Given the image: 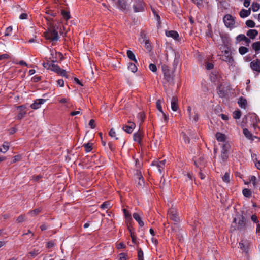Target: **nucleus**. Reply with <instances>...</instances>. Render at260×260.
<instances>
[{
    "label": "nucleus",
    "instance_id": "obj_1",
    "mask_svg": "<svg viewBox=\"0 0 260 260\" xmlns=\"http://www.w3.org/2000/svg\"><path fill=\"white\" fill-rule=\"evenodd\" d=\"M162 70L164 74V86H173L175 84L174 81V72L170 71L167 66H162Z\"/></svg>",
    "mask_w": 260,
    "mask_h": 260
},
{
    "label": "nucleus",
    "instance_id": "obj_2",
    "mask_svg": "<svg viewBox=\"0 0 260 260\" xmlns=\"http://www.w3.org/2000/svg\"><path fill=\"white\" fill-rule=\"evenodd\" d=\"M246 228V219L243 216H238L235 218L232 222L231 231H234L236 230L243 231Z\"/></svg>",
    "mask_w": 260,
    "mask_h": 260
},
{
    "label": "nucleus",
    "instance_id": "obj_3",
    "mask_svg": "<svg viewBox=\"0 0 260 260\" xmlns=\"http://www.w3.org/2000/svg\"><path fill=\"white\" fill-rule=\"evenodd\" d=\"M48 21L49 28L48 31L45 32L44 36L48 40L57 41L59 39L58 32L55 29V26L51 22L50 18H46Z\"/></svg>",
    "mask_w": 260,
    "mask_h": 260
},
{
    "label": "nucleus",
    "instance_id": "obj_4",
    "mask_svg": "<svg viewBox=\"0 0 260 260\" xmlns=\"http://www.w3.org/2000/svg\"><path fill=\"white\" fill-rule=\"evenodd\" d=\"M222 60L228 63L229 67H233L235 65V63L231 53L228 50H224L222 52Z\"/></svg>",
    "mask_w": 260,
    "mask_h": 260
},
{
    "label": "nucleus",
    "instance_id": "obj_5",
    "mask_svg": "<svg viewBox=\"0 0 260 260\" xmlns=\"http://www.w3.org/2000/svg\"><path fill=\"white\" fill-rule=\"evenodd\" d=\"M56 61L54 60H52V64L51 66V69L50 70L54 71V72L58 74H60L62 76L68 77L66 75V71L61 69L58 65L55 64L54 63Z\"/></svg>",
    "mask_w": 260,
    "mask_h": 260
},
{
    "label": "nucleus",
    "instance_id": "obj_6",
    "mask_svg": "<svg viewBox=\"0 0 260 260\" xmlns=\"http://www.w3.org/2000/svg\"><path fill=\"white\" fill-rule=\"evenodd\" d=\"M133 0H118V7L123 11H127L129 8V4Z\"/></svg>",
    "mask_w": 260,
    "mask_h": 260
},
{
    "label": "nucleus",
    "instance_id": "obj_7",
    "mask_svg": "<svg viewBox=\"0 0 260 260\" xmlns=\"http://www.w3.org/2000/svg\"><path fill=\"white\" fill-rule=\"evenodd\" d=\"M168 217L170 219L175 222L179 221V218L177 214L176 209L175 208L171 207L168 211Z\"/></svg>",
    "mask_w": 260,
    "mask_h": 260
},
{
    "label": "nucleus",
    "instance_id": "obj_8",
    "mask_svg": "<svg viewBox=\"0 0 260 260\" xmlns=\"http://www.w3.org/2000/svg\"><path fill=\"white\" fill-rule=\"evenodd\" d=\"M133 7L135 12L143 11L144 9V3L142 0H134Z\"/></svg>",
    "mask_w": 260,
    "mask_h": 260
},
{
    "label": "nucleus",
    "instance_id": "obj_9",
    "mask_svg": "<svg viewBox=\"0 0 260 260\" xmlns=\"http://www.w3.org/2000/svg\"><path fill=\"white\" fill-rule=\"evenodd\" d=\"M223 21L225 26L229 28L234 27L235 21L231 15H226L224 17Z\"/></svg>",
    "mask_w": 260,
    "mask_h": 260
},
{
    "label": "nucleus",
    "instance_id": "obj_10",
    "mask_svg": "<svg viewBox=\"0 0 260 260\" xmlns=\"http://www.w3.org/2000/svg\"><path fill=\"white\" fill-rule=\"evenodd\" d=\"M166 164V160L164 159L161 161H154L152 162V166H156L158 170V171L160 174L162 173V170L165 168V166Z\"/></svg>",
    "mask_w": 260,
    "mask_h": 260
},
{
    "label": "nucleus",
    "instance_id": "obj_11",
    "mask_svg": "<svg viewBox=\"0 0 260 260\" xmlns=\"http://www.w3.org/2000/svg\"><path fill=\"white\" fill-rule=\"evenodd\" d=\"M46 100L43 99H37L31 105L30 107L33 109H38L40 108L41 106L43 104Z\"/></svg>",
    "mask_w": 260,
    "mask_h": 260
},
{
    "label": "nucleus",
    "instance_id": "obj_12",
    "mask_svg": "<svg viewBox=\"0 0 260 260\" xmlns=\"http://www.w3.org/2000/svg\"><path fill=\"white\" fill-rule=\"evenodd\" d=\"M25 109L26 107L24 105H21L17 107V109H20V111L19 112L18 115L17 116V119L20 120L24 117L26 113Z\"/></svg>",
    "mask_w": 260,
    "mask_h": 260
},
{
    "label": "nucleus",
    "instance_id": "obj_13",
    "mask_svg": "<svg viewBox=\"0 0 260 260\" xmlns=\"http://www.w3.org/2000/svg\"><path fill=\"white\" fill-rule=\"evenodd\" d=\"M133 217L136 221H137L141 227L144 226V223L142 219V214L139 213H134L133 214Z\"/></svg>",
    "mask_w": 260,
    "mask_h": 260
},
{
    "label": "nucleus",
    "instance_id": "obj_14",
    "mask_svg": "<svg viewBox=\"0 0 260 260\" xmlns=\"http://www.w3.org/2000/svg\"><path fill=\"white\" fill-rule=\"evenodd\" d=\"M250 67L254 71L260 72V60H254L250 63Z\"/></svg>",
    "mask_w": 260,
    "mask_h": 260
},
{
    "label": "nucleus",
    "instance_id": "obj_15",
    "mask_svg": "<svg viewBox=\"0 0 260 260\" xmlns=\"http://www.w3.org/2000/svg\"><path fill=\"white\" fill-rule=\"evenodd\" d=\"M128 123V125H125L123 126L122 129L127 133L131 134L135 128L136 125L134 123L131 122V121H129Z\"/></svg>",
    "mask_w": 260,
    "mask_h": 260
},
{
    "label": "nucleus",
    "instance_id": "obj_16",
    "mask_svg": "<svg viewBox=\"0 0 260 260\" xmlns=\"http://www.w3.org/2000/svg\"><path fill=\"white\" fill-rule=\"evenodd\" d=\"M178 99L176 96H173L171 99V109L173 111H176L178 109Z\"/></svg>",
    "mask_w": 260,
    "mask_h": 260
},
{
    "label": "nucleus",
    "instance_id": "obj_17",
    "mask_svg": "<svg viewBox=\"0 0 260 260\" xmlns=\"http://www.w3.org/2000/svg\"><path fill=\"white\" fill-rule=\"evenodd\" d=\"M142 137V133L141 131H138L137 132L134 133L133 135V140L135 142L140 144Z\"/></svg>",
    "mask_w": 260,
    "mask_h": 260
},
{
    "label": "nucleus",
    "instance_id": "obj_18",
    "mask_svg": "<svg viewBox=\"0 0 260 260\" xmlns=\"http://www.w3.org/2000/svg\"><path fill=\"white\" fill-rule=\"evenodd\" d=\"M166 35L167 37H171L175 40H177L179 37L178 33L174 30H169L166 31Z\"/></svg>",
    "mask_w": 260,
    "mask_h": 260
},
{
    "label": "nucleus",
    "instance_id": "obj_19",
    "mask_svg": "<svg viewBox=\"0 0 260 260\" xmlns=\"http://www.w3.org/2000/svg\"><path fill=\"white\" fill-rule=\"evenodd\" d=\"M137 179H138L137 181V186L142 187L144 184V181L142 176L140 174V173H138Z\"/></svg>",
    "mask_w": 260,
    "mask_h": 260
},
{
    "label": "nucleus",
    "instance_id": "obj_20",
    "mask_svg": "<svg viewBox=\"0 0 260 260\" xmlns=\"http://www.w3.org/2000/svg\"><path fill=\"white\" fill-rule=\"evenodd\" d=\"M251 13V9L250 8L248 10H245V9H242L239 13V15L242 18H245L247 17Z\"/></svg>",
    "mask_w": 260,
    "mask_h": 260
},
{
    "label": "nucleus",
    "instance_id": "obj_21",
    "mask_svg": "<svg viewBox=\"0 0 260 260\" xmlns=\"http://www.w3.org/2000/svg\"><path fill=\"white\" fill-rule=\"evenodd\" d=\"M246 34L250 38L253 39L258 35V31L255 29H250Z\"/></svg>",
    "mask_w": 260,
    "mask_h": 260
},
{
    "label": "nucleus",
    "instance_id": "obj_22",
    "mask_svg": "<svg viewBox=\"0 0 260 260\" xmlns=\"http://www.w3.org/2000/svg\"><path fill=\"white\" fill-rule=\"evenodd\" d=\"M238 103L239 106L241 108H244V109L246 108L247 103V101L245 99H244L242 97L240 98L238 100Z\"/></svg>",
    "mask_w": 260,
    "mask_h": 260
},
{
    "label": "nucleus",
    "instance_id": "obj_23",
    "mask_svg": "<svg viewBox=\"0 0 260 260\" xmlns=\"http://www.w3.org/2000/svg\"><path fill=\"white\" fill-rule=\"evenodd\" d=\"M216 138L219 142H224L226 140V136L224 134L218 132L216 134Z\"/></svg>",
    "mask_w": 260,
    "mask_h": 260
},
{
    "label": "nucleus",
    "instance_id": "obj_24",
    "mask_svg": "<svg viewBox=\"0 0 260 260\" xmlns=\"http://www.w3.org/2000/svg\"><path fill=\"white\" fill-rule=\"evenodd\" d=\"M243 134L244 136L248 139L249 140H253V136L251 132L247 128H244L243 131Z\"/></svg>",
    "mask_w": 260,
    "mask_h": 260
},
{
    "label": "nucleus",
    "instance_id": "obj_25",
    "mask_svg": "<svg viewBox=\"0 0 260 260\" xmlns=\"http://www.w3.org/2000/svg\"><path fill=\"white\" fill-rule=\"evenodd\" d=\"M127 57L129 58V59L135 61L136 63L137 62V60L135 57V55L133 53L132 51H131V50H127Z\"/></svg>",
    "mask_w": 260,
    "mask_h": 260
},
{
    "label": "nucleus",
    "instance_id": "obj_26",
    "mask_svg": "<svg viewBox=\"0 0 260 260\" xmlns=\"http://www.w3.org/2000/svg\"><path fill=\"white\" fill-rule=\"evenodd\" d=\"M9 148V144L6 142L3 144L2 147L0 148V152L4 153L8 150Z\"/></svg>",
    "mask_w": 260,
    "mask_h": 260
},
{
    "label": "nucleus",
    "instance_id": "obj_27",
    "mask_svg": "<svg viewBox=\"0 0 260 260\" xmlns=\"http://www.w3.org/2000/svg\"><path fill=\"white\" fill-rule=\"evenodd\" d=\"M228 158V153H224V152H221V156H220V162L221 164H223L225 162L226 160Z\"/></svg>",
    "mask_w": 260,
    "mask_h": 260
},
{
    "label": "nucleus",
    "instance_id": "obj_28",
    "mask_svg": "<svg viewBox=\"0 0 260 260\" xmlns=\"http://www.w3.org/2000/svg\"><path fill=\"white\" fill-rule=\"evenodd\" d=\"M252 48L256 51L260 50V41L254 42L252 45Z\"/></svg>",
    "mask_w": 260,
    "mask_h": 260
},
{
    "label": "nucleus",
    "instance_id": "obj_29",
    "mask_svg": "<svg viewBox=\"0 0 260 260\" xmlns=\"http://www.w3.org/2000/svg\"><path fill=\"white\" fill-rule=\"evenodd\" d=\"M141 44L144 43L145 48L149 51H150L151 50V46L149 40H145L144 42L140 41Z\"/></svg>",
    "mask_w": 260,
    "mask_h": 260
},
{
    "label": "nucleus",
    "instance_id": "obj_30",
    "mask_svg": "<svg viewBox=\"0 0 260 260\" xmlns=\"http://www.w3.org/2000/svg\"><path fill=\"white\" fill-rule=\"evenodd\" d=\"M222 180L226 183H229L230 181V173L226 172L223 176L222 177Z\"/></svg>",
    "mask_w": 260,
    "mask_h": 260
},
{
    "label": "nucleus",
    "instance_id": "obj_31",
    "mask_svg": "<svg viewBox=\"0 0 260 260\" xmlns=\"http://www.w3.org/2000/svg\"><path fill=\"white\" fill-rule=\"evenodd\" d=\"M230 148V145L229 144L226 143L223 145L222 151L221 152H224L228 153L229 150Z\"/></svg>",
    "mask_w": 260,
    "mask_h": 260
},
{
    "label": "nucleus",
    "instance_id": "obj_32",
    "mask_svg": "<svg viewBox=\"0 0 260 260\" xmlns=\"http://www.w3.org/2000/svg\"><path fill=\"white\" fill-rule=\"evenodd\" d=\"M128 69L131 70L132 72L135 73L137 71V67L135 65V64L131 63L129 64V66L128 67Z\"/></svg>",
    "mask_w": 260,
    "mask_h": 260
},
{
    "label": "nucleus",
    "instance_id": "obj_33",
    "mask_svg": "<svg viewBox=\"0 0 260 260\" xmlns=\"http://www.w3.org/2000/svg\"><path fill=\"white\" fill-rule=\"evenodd\" d=\"M260 5L257 3H253L251 5V9L253 12H256L259 9Z\"/></svg>",
    "mask_w": 260,
    "mask_h": 260
},
{
    "label": "nucleus",
    "instance_id": "obj_34",
    "mask_svg": "<svg viewBox=\"0 0 260 260\" xmlns=\"http://www.w3.org/2000/svg\"><path fill=\"white\" fill-rule=\"evenodd\" d=\"M124 216L127 220H131L132 217L131 214L125 209H123Z\"/></svg>",
    "mask_w": 260,
    "mask_h": 260
},
{
    "label": "nucleus",
    "instance_id": "obj_35",
    "mask_svg": "<svg viewBox=\"0 0 260 260\" xmlns=\"http://www.w3.org/2000/svg\"><path fill=\"white\" fill-rule=\"evenodd\" d=\"M242 193L246 197H250L251 196V191L250 190L247 188L244 189L242 191Z\"/></svg>",
    "mask_w": 260,
    "mask_h": 260
},
{
    "label": "nucleus",
    "instance_id": "obj_36",
    "mask_svg": "<svg viewBox=\"0 0 260 260\" xmlns=\"http://www.w3.org/2000/svg\"><path fill=\"white\" fill-rule=\"evenodd\" d=\"M92 144L90 143H88L83 145V146L85 148V150L87 152L91 151L92 150Z\"/></svg>",
    "mask_w": 260,
    "mask_h": 260
},
{
    "label": "nucleus",
    "instance_id": "obj_37",
    "mask_svg": "<svg viewBox=\"0 0 260 260\" xmlns=\"http://www.w3.org/2000/svg\"><path fill=\"white\" fill-rule=\"evenodd\" d=\"M240 248L246 253H248L249 249V245H240Z\"/></svg>",
    "mask_w": 260,
    "mask_h": 260
},
{
    "label": "nucleus",
    "instance_id": "obj_38",
    "mask_svg": "<svg viewBox=\"0 0 260 260\" xmlns=\"http://www.w3.org/2000/svg\"><path fill=\"white\" fill-rule=\"evenodd\" d=\"M239 51L241 55H244L248 51V49L245 47L241 46L239 48Z\"/></svg>",
    "mask_w": 260,
    "mask_h": 260
},
{
    "label": "nucleus",
    "instance_id": "obj_39",
    "mask_svg": "<svg viewBox=\"0 0 260 260\" xmlns=\"http://www.w3.org/2000/svg\"><path fill=\"white\" fill-rule=\"evenodd\" d=\"M110 207V203L109 202H105L101 205V208L103 209H108Z\"/></svg>",
    "mask_w": 260,
    "mask_h": 260
},
{
    "label": "nucleus",
    "instance_id": "obj_40",
    "mask_svg": "<svg viewBox=\"0 0 260 260\" xmlns=\"http://www.w3.org/2000/svg\"><path fill=\"white\" fill-rule=\"evenodd\" d=\"M241 115V114L240 111H235L233 113V117L236 119H238L240 118Z\"/></svg>",
    "mask_w": 260,
    "mask_h": 260
},
{
    "label": "nucleus",
    "instance_id": "obj_41",
    "mask_svg": "<svg viewBox=\"0 0 260 260\" xmlns=\"http://www.w3.org/2000/svg\"><path fill=\"white\" fill-rule=\"evenodd\" d=\"M246 25L249 27H254L255 26V23L251 20H248L246 22Z\"/></svg>",
    "mask_w": 260,
    "mask_h": 260
},
{
    "label": "nucleus",
    "instance_id": "obj_42",
    "mask_svg": "<svg viewBox=\"0 0 260 260\" xmlns=\"http://www.w3.org/2000/svg\"><path fill=\"white\" fill-rule=\"evenodd\" d=\"M61 13H62V15H63V18L65 19L68 20L70 19V16L69 12H68L64 10H62Z\"/></svg>",
    "mask_w": 260,
    "mask_h": 260
},
{
    "label": "nucleus",
    "instance_id": "obj_43",
    "mask_svg": "<svg viewBox=\"0 0 260 260\" xmlns=\"http://www.w3.org/2000/svg\"><path fill=\"white\" fill-rule=\"evenodd\" d=\"M161 101L158 100L156 102V107L157 109L161 113H163L162 109L161 106Z\"/></svg>",
    "mask_w": 260,
    "mask_h": 260
},
{
    "label": "nucleus",
    "instance_id": "obj_44",
    "mask_svg": "<svg viewBox=\"0 0 260 260\" xmlns=\"http://www.w3.org/2000/svg\"><path fill=\"white\" fill-rule=\"evenodd\" d=\"M250 181L251 182L254 187L257 185L256 178L255 176H251L250 177Z\"/></svg>",
    "mask_w": 260,
    "mask_h": 260
},
{
    "label": "nucleus",
    "instance_id": "obj_45",
    "mask_svg": "<svg viewBox=\"0 0 260 260\" xmlns=\"http://www.w3.org/2000/svg\"><path fill=\"white\" fill-rule=\"evenodd\" d=\"M41 209L40 208H37V209H36L34 210H32V211H31L29 214L31 215V216H35V215H36L37 214H38L39 213H40L41 212Z\"/></svg>",
    "mask_w": 260,
    "mask_h": 260
},
{
    "label": "nucleus",
    "instance_id": "obj_46",
    "mask_svg": "<svg viewBox=\"0 0 260 260\" xmlns=\"http://www.w3.org/2000/svg\"><path fill=\"white\" fill-rule=\"evenodd\" d=\"M179 58L178 57H177L176 56L175 57V59H174V62H173V68H174V70H175L176 69V68H177V66H178V64H179Z\"/></svg>",
    "mask_w": 260,
    "mask_h": 260
},
{
    "label": "nucleus",
    "instance_id": "obj_47",
    "mask_svg": "<svg viewBox=\"0 0 260 260\" xmlns=\"http://www.w3.org/2000/svg\"><path fill=\"white\" fill-rule=\"evenodd\" d=\"M12 31V27L11 26H9L7 27L6 29L5 35V36H9Z\"/></svg>",
    "mask_w": 260,
    "mask_h": 260
},
{
    "label": "nucleus",
    "instance_id": "obj_48",
    "mask_svg": "<svg viewBox=\"0 0 260 260\" xmlns=\"http://www.w3.org/2000/svg\"><path fill=\"white\" fill-rule=\"evenodd\" d=\"M149 69L153 72H155L157 71V67L156 65L154 64H150L149 66Z\"/></svg>",
    "mask_w": 260,
    "mask_h": 260
},
{
    "label": "nucleus",
    "instance_id": "obj_49",
    "mask_svg": "<svg viewBox=\"0 0 260 260\" xmlns=\"http://www.w3.org/2000/svg\"><path fill=\"white\" fill-rule=\"evenodd\" d=\"M141 38L140 39V41H141L144 42L145 41V40H147L146 39V35L145 34V32L143 31H142L141 32Z\"/></svg>",
    "mask_w": 260,
    "mask_h": 260
},
{
    "label": "nucleus",
    "instance_id": "obj_50",
    "mask_svg": "<svg viewBox=\"0 0 260 260\" xmlns=\"http://www.w3.org/2000/svg\"><path fill=\"white\" fill-rule=\"evenodd\" d=\"M138 258H143V252L140 248L138 249Z\"/></svg>",
    "mask_w": 260,
    "mask_h": 260
},
{
    "label": "nucleus",
    "instance_id": "obj_51",
    "mask_svg": "<svg viewBox=\"0 0 260 260\" xmlns=\"http://www.w3.org/2000/svg\"><path fill=\"white\" fill-rule=\"evenodd\" d=\"M52 64V62H46V63H43V66L45 68H46L47 69H51V66Z\"/></svg>",
    "mask_w": 260,
    "mask_h": 260
},
{
    "label": "nucleus",
    "instance_id": "obj_52",
    "mask_svg": "<svg viewBox=\"0 0 260 260\" xmlns=\"http://www.w3.org/2000/svg\"><path fill=\"white\" fill-rule=\"evenodd\" d=\"M182 135L183 136L185 142L187 143H189V139L188 137L184 133H182Z\"/></svg>",
    "mask_w": 260,
    "mask_h": 260
},
{
    "label": "nucleus",
    "instance_id": "obj_53",
    "mask_svg": "<svg viewBox=\"0 0 260 260\" xmlns=\"http://www.w3.org/2000/svg\"><path fill=\"white\" fill-rule=\"evenodd\" d=\"M198 7L202 5L203 0H192Z\"/></svg>",
    "mask_w": 260,
    "mask_h": 260
},
{
    "label": "nucleus",
    "instance_id": "obj_54",
    "mask_svg": "<svg viewBox=\"0 0 260 260\" xmlns=\"http://www.w3.org/2000/svg\"><path fill=\"white\" fill-rule=\"evenodd\" d=\"M39 253V250L32 251L29 253L31 257H34Z\"/></svg>",
    "mask_w": 260,
    "mask_h": 260
},
{
    "label": "nucleus",
    "instance_id": "obj_55",
    "mask_svg": "<svg viewBox=\"0 0 260 260\" xmlns=\"http://www.w3.org/2000/svg\"><path fill=\"white\" fill-rule=\"evenodd\" d=\"M126 255L124 253H121L119 254V260H126Z\"/></svg>",
    "mask_w": 260,
    "mask_h": 260
},
{
    "label": "nucleus",
    "instance_id": "obj_56",
    "mask_svg": "<svg viewBox=\"0 0 260 260\" xmlns=\"http://www.w3.org/2000/svg\"><path fill=\"white\" fill-rule=\"evenodd\" d=\"M109 134V135L112 137H116V132L113 128L110 129Z\"/></svg>",
    "mask_w": 260,
    "mask_h": 260
},
{
    "label": "nucleus",
    "instance_id": "obj_57",
    "mask_svg": "<svg viewBox=\"0 0 260 260\" xmlns=\"http://www.w3.org/2000/svg\"><path fill=\"white\" fill-rule=\"evenodd\" d=\"M94 123H95V121L93 119L90 120L89 122V125L92 129H93L95 128Z\"/></svg>",
    "mask_w": 260,
    "mask_h": 260
},
{
    "label": "nucleus",
    "instance_id": "obj_58",
    "mask_svg": "<svg viewBox=\"0 0 260 260\" xmlns=\"http://www.w3.org/2000/svg\"><path fill=\"white\" fill-rule=\"evenodd\" d=\"M24 220V217L23 215L19 216L17 219V222L20 223Z\"/></svg>",
    "mask_w": 260,
    "mask_h": 260
},
{
    "label": "nucleus",
    "instance_id": "obj_59",
    "mask_svg": "<svg viewBox=\"0 0 260 260\" xmlns=\"http://www.w3.org/2000/svg\"><path fill=\"white\" fill-rule=\"evenodd\" d=\"M41 77L40 76H35L34 77H32V80L34 82H37L41 80Z\"/></svg>",
    "mask_w": 260,
    "mask_h": 260
},
{
    "label": "nucleus",
    "instance_id": "obj_60",
    "mask_svg": "<svg viewBox=\"0 0 260 260\" xmlns=\"http://www.w3.org/2000/svg\"><path fill=\"white\" fill-rule=\"evenodd\" d=\"M251 220L255 223L258 222L257 217L256 215H252L251 217Z\"/></svg>",
    "mask_w": 260,
    "mask_h": 260
},
{
    "label": "nucleus",
    "instance_id": "obj_61",
    "mask_svg": "<svg viewBox=\"0 0 260 260\" xmlns=\"http://www.w3.org/2000/svg\"><path fill=\"white\" fill-rule=\"evenodd\" d=\"M20 159V156L19 155H16L14 157V158L12 160V162L13 163L19 161Z\"/></svg>",
    "mask_w": 260,
    "mask_h": 260
},
{
    "label": "nucleus",
    "instance_id": "obj_62",
    "mask_svg": "<svg viewBox=\"0 0 260 260\" xmlns=\"http://www.w3.org/2000/svg\"><path fill=\"white\" fill-rule=\"evenodd\" d=\"M139 118L140 119L141 122L144 121L145 117L144 114L143 113H140L139 114Z\"/></svg>",
    "mask_w": 260,
    "mask_h": 260
},
{
    "label": "nucleus",
    "instance_id": "obj_63",
    "mask_svg": "<svg viewBox=\"0 0 260 260\" xmlns=\"http://www.w3.org/2000/svg\"><path fill=\"white\" fill-rule=\"evenodd\" d=\"M214 67V66L212 63H208L207 64H206V69L207 70H211V69H212Z\"/></svg>",
    "mask_w": 260,
    "mask_h": 260
},
{
    "label": "nucleus",
    "instance_id": "obj_64",
    "mask_svg": "<svg viewBox=\"0 0 260 260\" xmlns=\"http://www.w3.org/2000/svg\"><path fill=\"white\" fill-rule=\"evenodd\" d=\"M58 85L60 87H63L64 86V81L62 79H59L57 81Z\"/></svg>",
    "mask_w": 260,
    "mask_h": 260
}]
</instances>
